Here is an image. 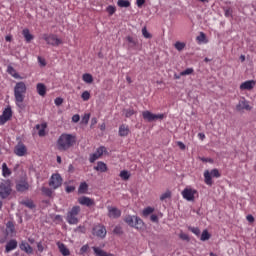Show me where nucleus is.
Masks as SVG:
<instances>
[{
	"label": "nucleus",
	"instance_id": "obj_5",
	"mask_svg": "<svg viewBox=\"0 0 256 256\" xmlns=\"http://www.w3.org/2000/svg\"><path fill=\"white\" fill-rule=\"evenodd\" d=\"M124 221L129 227H134L135 229H141V227H143V220L137 216L128 215L125 217Z\"/></svg>",
	"mask_w": 256,
	"mask_h": 256
},
{
	"label": "nucleus",
	"instance_id": "obj_17",
	"mask_svg": "<svg viewBox=\"0 0 256 256\" xmlns=\"http://www.w3.org/2000/svg\"><path fill=\"white\" fill-rule=\"evenodd\" d=\"M255 85H256L255 80H248L240 85V89L242 91H251V89H253Z\"/></svg>",
	"mask_w": 256,
	"mask_h": 256
},
{
	"label": "nucleus",
	"instance_id": "obj_53",
	"mask_svg": "<svg viewBox=\"0 0 256 256\" xmlns=\"http://www.w3.org/2000/svg\"><path fill=\"white\" fill-rule=\"evenodd\" d=\"M190 231L192 233H194V235H197V236L201 235V230H199V228L193 227V228L190 229Z\"/></svg>",
	"mask_w": 256,
	"mask_h": 256
},
{
	"label": "nucleus",
	"instance_id": "obj_47",
	"mask_svg": "<svg viewBox=\"0 0 256 256\" xmlns=\"http://www.w3.org/2000/svg\"><path fill=\"white\" fill-rule=\"evenodd\" d=\"M224 15L225 17H233V9L231 8L224 9Z\"/></svg>",
	"mask_w": 256,
	"mask_h": 256
},
{
	"label": "nucleus",
	"instance_id": "obj_63",
	"mask_svg": "<svg viewBox=\"0 0 256 256\" xmlns=\"http://www.w3.org/2000/svg\"><path fill=\"white\" fill-rule=\"evenodd\" d=\"M37 249H38V251L40 252V253H43V244L41 243V242H39L38 244H37Z\"/></svg>",
	"mask_w": 256,
	"mask_h": 256
},
{
	"label": "nucleus",
	"instance_id": "obj_26",
	"mask_svg": "<svg viewBox=\"0 0 256 256\" xmlns=\"http://www.w3.org/2000/svg\"><path fill=\"white\" fill-rule=\"evenodd\" d=\"M14 249H17V240H10L6 244V253H9L10 251H13Z\"/></svg>",
	"mask_w": 256,
	"mask_h": 256
},
{
	"label": "nucleus",
	"instance_id": "obj_18",
	"mask_svg": "<svg viewBox=\"0 0 256 256\" xmlns=\"http://www.w3.org/2000/svg\"><path fill=\"white\" fill-rule=\"evenodd\" d=\"M108 215L112 219H119L121 217V210L116 207H108Z\"/></svg>",
	"mask_w": 256,
	"mask_h": 256
},
{
	"label": "nucleus",
	"instance_id": "obj_25",
	"mask_svg": "<svg viewBox=\"0 0 256 256\" xmlns=\"http://www.w3.org/2000/svg\"><path fill=\"white\" fill-rule=\"evenodd\" d=\"M22 35L25 38L26 43H31V41H33V39H34V37L32 36L31 32L27 28H25L22 31Z\"/></svg>",
	"mask_w": 256,
	"mask_h": 256
},
{
	"label": "nucleus",
	"instance_id": "obj_22",
	"mask_svg": "<svg viewBox=\"0 0 256 256\" xmlns=\"http://www.w3.org/2000/svg\"><path fill=\"white\" fill-rule=\"evenodd\" d=\"M37 93L40 97H45L47 95V87L43 83H38L36 86Z\"/></svg>",
	"mask_w": 256,
	"mask_h": 256
},
{
	"label": "nucleus",
	"instance_id": "obj_27",
	"mask_svg": "<svg viewBox=\"0 0 256 256\" xmlns=\"http://www.w3.org/2000/svg\"><path fill=\"white\" fill-rule=\"evenodd\" d=\"M36 129L39 137H45V129H47V124H37Z\"/></svg>",
	"mask_w": 256,
	"mask_h": 256
},
{
	"label": "nucleus",
	"instance_id": "obj_58",
	"mask_svg": "<svg viewBox=\"0 0 256 256\" xmlns=\"http://www.w3.org/2000/svg\"><path fill=\"white\" fill-rule=\"evenodd\" d=\"M180 239H182L183 241H189V235H187L185 233H181Z\"/></svg>",
	"mask_w": 256,
	"mask_h": 256
},
{
	"label": "nucleus",
	"instance_id": "obj_60",
	"mask_svg": "<svg viewBox=\"0 0 256 256\" xmlns=\"http://www.w3.org/2000/svg\"><path fill=\"white\" fill-rule=\"evenodd\" d=\"M177 145H178V147H179L182 151H185L186 146H185V144H184L183 142L178 141V142H177Z\"/></svg>",
	"mask_w": 256,
	"mask_h": 256
},
{
	"label": "nucleus",
	"instance_id": "obj_55",
	"mask_svg": "<svg viewBox=\"0 0 256 256\" xmlns=\"http://www.w3.org/2000/svg\"><path fill=\"white\" fill-rule=\"evenodd\" d=\"M246 219L248 223H255V217H253L251 214L247 215Z\"/></svg>",
	"mask_w": 256,
	"mask_h": 256
},
{
	"label": "nucleus",
	"instance_id": "obj_24",
	"mask_svg": "<svg viewBox=\"0 0 256 256\" xmlns=\"http://www.w3.org/2000/svg\"><path fill=\"white\" fill-rule=\"evenodd\" d=\"M20 249L21 251H25V253H28V255H31V253H33V248L27 242H22L20 244Z\"/></svg>",
	"mask_w": 256,
	"mask_h": 256
},
{
	"label": "nucleus",
	"instance_id": "obj_19",
	"mask_svg": "<svg viewBox=\"0 0 256 256\" xmlns=\"http://www.w3.org/2000/svg\"><path fill=\"white\" fill-rule=\"evenodd\" d=\"M126 41L128 43V49H137L139 45V41L137 40V38H134L132 36H127Z\"/></svg>",
	"mask_w": 256,
	"mask_h": 256
},
{
	"label": "nucleus",
	"instance_id": "obj_21",
	"mask_svg": "<svg viewBox=\"0 0 256 256\" xmlns=\"http://www.w3.org/2000/svg\"><path fill=\"white\" fill-rule=\"evenodd\" d=\"M131 133V130L129 129V126L127 124H122L119 127L118 134L120 137H127Z\"/></svg>",
	"mask_w": 256,
	"mask_h": 256
},
{
	"label": "nucleus",
	"instance_id": "obj_39",
	"mask_svg": "<svg viewBox=\"0 0 256 256\" xmlns=\"http://www.w3.org/2000/svg\"><path fill=\"white\" fill-rule=\"evenodd\" d=\"M41 191L44 195H46V197H51L53 195V190L50 188L42 187Z\"/></svg>",
	"mask_w": 256,
	"mask_h": 256
},
{
	"label": "nucleus",
	"instance_id": "obj_4",
	"mask_svg": "<svg viewBox=\"0 0 256 256\" xmlns=\"http://www.w3.org/2000/svg\"><path fill=\"white\" fill-rule=\"evenodd\" d=\"M213 177H215L216 179H219V177H221V173L217 168L212 169L211 171H204V183H206V185H213Z\"/></svg>",
	"mask_w": 256,
	"mask_h": 256
},
{
	"label": "nucleus",
	"instance_id": "obj_13",
	"mask_svg": "<svg viewBox=\"0 0 256 256\" xmlns=\"http://www.w3.org/2000/svg\"><path fill=\"white\" fill-rule=\"evenodd\" d=\"M31 189V185H29V182L27 180H21L18 183H16V190L18 193H25V191H29Z\"/></svg>",
	"mask_w": 256,
	"mask_h": 256
},
{
	"label": "nucleus",
	"instance_id": "obj_16",
	"mask_svg": "<svg viewBox=\"0 0 256 256\" xmlns=\"http://www.w3.org/2000/svg\"><path fill=\"white\" fill-rule=\"evenodd\" d=\"M237 111H251L253 107L249 105V102L247 100H241L236 106Z\"/></svg>",
	"mask_w": 256,
	"mask_h": 256
},
{
	"label": "nucleus",
	"instance_id": "obj_46",
	"mask_svg": "<svg viewBox=\"0 0 256 256\" xmlns=\"http://www.w3.org/2000/svg\"><path fill=\"white\" fill-rule=\"evenodd\" d=\"M113 233H115V235H123V228H121V226H116Z\"/></svg>",
	"mask_w": 256,
	"mask_h": 256
},
{
	"label": "nucleus",
	"instance_id": "obj_12",
	"mask_svg": "<svg viewBox=\"0 0 256 256\" xmlns=\"http://www.w3.org/2000/svg\"><path fill=\"white\" fill-rule=\"evenodd\" d=\"M14 153L17 157H25L27 155V146L23 143H18L14 148Z\"/></svg>",
	"mask_w": 256,
	"mask_h": 256
},
{
	"label": "nucleus",
	"instance_id": "obj_28",
	"mask_svg": "<svg viewBox=\"0 0 256 256\" xmlns=\"http://www.w3.org/2000/svg\"><path fill=\"white\" fill-rule=\"evenodd\" d=\"M95 171H100V173H105L107 171V164L99 161L97 166L94 167Z\"/></svg>",
	"mask_w": 256,
	"mask_h": 256
},
{
	"label": "nucleus",
	"instance_id": "obj_15",
	"mask_svg": "<svg viewBox=\"0 0 256 256\" xmlns=\"http://www.w3.org/2000/svg\"><path fill=\"white\" fill-rule=\"evenodd\" d=\"M11 117H13V112L11 111V108H6L3 111V114L0 116L1 125H5V123H7L9 119H11Z\"/></svg>",
	"mask_w": 256,
	"mask_h": 256
},
{
	"label": "nucleus",
	"instance_id": "obj_57",
	"mask_svg": "<svg viewBox=\"0 0 256 256\" xmlns=\"http://www.w3.org/2000/svg\"><path fill=\"white\" fill-rule=\"evenodd\" d=\"M81 117L79 116V114H75L73 117H72V121L73 123H79Z\"/></svg>",
	"mask_w": 256,
	"mask_h": 256
},
{
	"label": "nucleus",
	"instance_id": "obj_38",
	"mask_svg": "<svg viewBox=\"0 0 256 256\" xmlns=\"http://www.w3.org/2000/svg\"><path fill=\"white\" fill-rule=\"evenodd\" d=\"M107 13L109 14V16L111 17V15H115V12L117 11V7L113 6V5H109L106 8Z\"/></svg>",
	"mask_w": 256,
	"mask_h": 256
},
{
	"label": "nucleus",
	"instance_id": "obj_8",
	"mask_svg": "<svg viewBox=\"0 0 256 256\" xmlns=\"http://www.w3.org/2000/svg\"><path fill=\"white\" fill-rule=\"evenodd\" d=\"M183 199L186 201H195V195H197V190L191 188V187H186L182 193H181Z\"/></svg>",
	"mask_w": 256,
	"mask_h": 256
},
{
	"label": "nucleus",
	"instance_id": "obj_42",
	"mask_svg": "<svg viewBox=\"0 0 256 256\" xmlns=\"http://www.w3.org/2000/svg\"><path fill=\"white\" fill-rule=\"evenodd\" d=\"M175 49H177V51H183V49H185V43L176 42L175 43Z\"/></svg>",
	"mask_w": 256,
	"mask_h": 256
},
{
	"label": "nucleus",
	"instance_id": "obj_43",
	"mask_svg": "<svg viewBox=\"0 0 256 256\" xmlns=\"http://www.w3.org/2000/svg\"><path fill=\"white\" fill-rule=\"evenodd\" d=\"M81 98L83 99V101H89V99H91V94L89 93V91H84L81 95Z\"/></svg>",
	"mask_w": 256,
	"mask_h": 256
},
{
	"label": "nucleus",
	"instance_id": "obj_34",
	"mask_svg": "<svg viewBox=\"0 0 256 256\" xmlns=\"http://www.w3.org/2000/svg\"><path fill=\"white\" fill-rule=\"evenodd\" d=\"M120 177L123 181H129V178L131 177V174L127 170H122L120 172Z\"/></svg>",
	"mask_w": 256,
	"mask_h": 256
},
{
	"label": "nucleus",
	"instance_id": "obj_64",
	"mask_svg": "<svg viewBox=\"0 0 256 256\" xmlns=\"http://www.w3.org/2000/svg\"><path fill=\"white\" fill-rule=\"evenodd\" d=\"M197 41H205V34L201 33L200 36L197 37Z\"/></svg>",
	"mask_w": 256,
	"mask_h": 256
},
{
	"label": "nucleus",
	"instance_id": "obj_29",
	"mask_svg": "<svg viewBox=\"0 0 256 256\" xmlns=\"http://www.w3.org/2000/svg\"><path fill=\"white\" fill-rule=\"evenodd\" d=\"M88 190H89V185H87V182L80 183V186L78 188V193L83 195V194L87 193Z\"/></svg>",
	"mask_w": 256,
	"mask_h": 256
},
{
	"label": "nucleus",
	"instance_id": "obj_41",
	"mask_svg": "<svg viewBox=\"0 0 256 256\" xmlns=\"http://www.w3.org/2000/svg\"><path fill=\"white\" fill-rule=\"evenodd\" d=\"M195 70H193V68H187L186 70L180 72V75L182 77H185L187 75H192V73L194 72Z\"/></svg>",
	"mask_w": 256,
	"mask_h": 256
},
{
	"label": "nucleus",
	"instance_id": "obj_52",
	"mask_svg": "<svg viewBox=\"0 0 256 256\" xmlns=\"http://www.w3.org/2000/svg\"><path fill=\"white\" fill-rule=\"evenodd\" d=\"M150 221H152V223H159V217L155 214H152L150 216Z\"/></svg>",
	"mask_w": 256,
	"mask_h": 256
},
{
	"label": "nucleus",
	"instance_id": "obj_3",
	"mask_svg": "<svg viewBox=\"0 0 256 256\" xmlns=\"http://www.w3.org/2000/svg\"><path fill=\"white\" fill-rule=\"evenodd\" d=\"M81 213L80 206H73L68 210L66 214V221L69 225H78L79 224V215Z\"/></svg>",
	"mask_w": 256,
	"mask_h": 256
},
{
	"label": "nucleus",
	"instance_id": "obj_50",
	"mask_svg": "<svg viewBox=\"0 0 256 256\" xmlns=\"http://www.w3.org/2000/svg\"><path fill=\"white\" fill-rule=\"evenodd\" d=\"M74 231L75 233H85L86 229L85 226H78Z\"/></svg>",
	"mask_w": 256,
	"mask_h": 256
},
{
	"label": "nucleus",
	"instance_id": "obj_59",
	"mask_svg": "<svg viewBox=\"0 0 256 256\" xmlns=\"http://www.w3.org/2000/svg\"><path fill=\"white\" fill-rule=\"evenodd\" d=\"M75 191V186H67L66 187V193H73Z\"/></svg>",
	"mask_w": 256,
	"mask_h": 256
},
{
	"label": "nucleus",
	"instance_id": "obj_11",
	"mask_svg": "<svg viewBox=\"0 0 256 256\" xmlns=\"http://www.w3.org/2000/svg\"><path fill=\"white\" fill-rule=\"evenodd\" d=\"M8 195H11V185L3 182L0 184V197L1 199H7Z\"/></svg>",
	"mask_w": 256,
	"mask_h": 256
},
{
	"label": "nucleus",
	"instance_id": "obj_9",
	"mask_svg": "<svg viewBox=\"0 0 256 256\" xmlns=\"http://www.w3.org/2000/svg\"><path fill=\"white\" fill-rule=\"evenodd\" d=\"M63 185V178L60 174H53L49 181V186L52 187V189H59Z\"/></svg>",
	"mask_w": 256,
	"mask_h": 256
},
{
	"label": "nucleus",
	"instance_id": "obj_36",
	"mask_svg": "<svg viewBox=\"0 0 256 256\" xmlns=\"http://www.w3.org/2000/svg\"><path fill=\"white\" fill-rule=\"evenodd\" d=\"M118 7H131V2L129 0H118L117 2Z\"/></svg>",
	"mask_w": 256,
	"mask_h": 256
},
{
	"label": "nucleus",
	"instance_id": "obj_44",
	"mask_svg": "<svg viewBox=\"0 0 256 256\" xmlns=\"http://www.w3.org/2000/svg\"><path fill=\"white\" fill-rule=\"evenodd\" d=\"M142 35L143 37H145V39H151V33H149V31H147V28L144 27L142 28Z\"/></svg>",
	"mask_w": 256,
	"mask_h": 256
},
{
	"label": "nucleus",
	"instance_id": "obj_1",
	"mask_svg": "<svg viewBox=\"0 0 256 256\" xmlns=\"http://www.w3.org/2000/svg\"><path fill=\"white\" fill-rule=\"evenodd\" d=\"M75 143H77L75 135L63 133L57 140L58 151H69Z\"/></svg>",
	"mask_w": 256,
	"mask_h": 256
},
{
	"label": "nucleus",
	"instance_id": "obj_37",
	"mask_svg": "<svg viewBox=\"0 0 256 256\" xmlns=\"http://www.w3.org/2000/svg\"><path fill=\"white\" fill-rule=\"evenodd\" d=\"M22 205H25V207H28V209H35V204L33 203V200H24L22 201Z\"/></svg>",
	"mask_w": 256,
	"mask_h": 256
},
{
	"label": "nucleus",
	"instance_id": "obj_54",
	"mask_svg": "<svg viewBox=\"0 0 256 256\" xmlns=\"http://www.w3.org/2000/svg\"><path fill=\"white\" fill-rule=\"evenodd\" d=\"M38 63L41 65V67H45V65H47V62L45 59L41 58V56H38Z\"/></svg>",
	"mask_w": 256,
	"mask_h": 256
},
{
	"label": "nucleus",
	"instance_id": "obj_20",
	"mask_svg": "<svg viewBox=\"0 0 256 256\" xmlns=\"http://www.w3.org/2000/svg\"><path fill=\"white\" fill-rule=\"evenodd\" d=\"M79 203L80 205H86V207H93V205H95V200L89 197L83 196L79 199Z\"/></svg>",
	"mask_w": 256,
	"mask_h": 256
},
{
	"label": "nucleus",
	"instance_id": "obj_23",
	"mask_svg": "<svg viewBox=\"0 0 256 256\" xmlns=\"http://www.w3.org/2000/svg\"><path fill=\"white\" fill-rule=\"evenodd\" d=\"M57 246H58V249L60 251V253L63 255V256H69L71 255V252L69 251L68 247L65 246V244L61 243V242H58L57 243Z\"/></svg>",
	"mask_w": 256,
	"mask_h": 256
},
{
	"label": "nucleus",
	"instance_id": "obj_33",
	"mask_svg": "<svg viewBox=\"0 0 256 256\" xmlns=\"http://www.w3.org/2000/svg\"><path fill=\"white\" fill-rule=\"evenodd\" d=\"M82 79H83L84 83H88V84L93 83V75H91L89 73L83 74Z\"/></svg>",
	"mask_w": 256,
	"mask_h": 256
},
{
	"label": "nucleus",
	"instance_id": "obj_30",
	"mask_svg": "<svg viewBox=\"0 0 256 256\" xmlns=\"http://www.w3.org/2000/svg\"><path fill=\"white\" fill-rule=\"evenodd\" d=\"M96 256H109V253L105 252L103 249L99 247H92Z\"/></svg>",
	"mask_w": 256,
	"mask_h": 256
},
{
	"label": "nucleus",
	"instance_id": "obj_10",
	"mask_svg": "<svg viewBox=\"0 0 256 256\" xmlns=\"http://www.w3.org/2000/svg\"><path fill=\"white\" fill-rule=\"evenodd\" d=\"M92 234L96 237H100V239H104V237L107 235V229L105 226L98 224L93 227Z\"/></svg>",
	"mask_w": 256,
	"mask_h": 256
},
{
	"label": "nucleus",
	"instance_id": "obj_51",
	"mask_svg": "<svg viewBox=\"0 0 256 256\" xmlns=\"http://www.w3.org/2000/svg\"><path fill=\"white\" fill-rule=\"evenodd\" d=\"M54 103H55V105H56L57 107L63 105V98H60V97L56 98V99L54 100Z\"/></svg>",
	"mask_w": 256,
	"mask_h": 256
},
{
	"label": "nucleus",
	"instance_id": "obj_56",
	"mask_svg": "<svg viewBox=\"0 0 256 256\" xmlns=\"http://www.w3.org/2000/svg\"><path fill=\"white\" fill-rule=\"evenodd\" d=\"M90 115L85 114L84 117L82 118V123H85L86 125L89 123Z\"/></svg>",
	"mask_w": 256,
	"mask_h": 256
},
{
	"label": "nucleus",
	"instance_id": "obj_48",
	"mask_svg": "<svg viewBox=\"0 0 256 256\" xmlns=\"http://www.w3.org/2000/svg\"><path fill=\"white\" fill-rule=\"evenodd\" d=\"M132 115H135V110L133 109L125 110V117H132Z\"/></svg>",
	"mask_w": 256,
	"mask_h": 256
},
{
	"label": "nucleus",
	"instance_id": "obj_6",
	"mask_svg": "<svg viewBox=\"0 0 256 256\" xmlns=\"http://www.w3.org/2000/svg\"><path fill=\"white\" fill-rule=\"evenodd\" d=\"M142 116L148 123H153V121H163V119H165V114H153L148 110L143 111Z\"/></svg>",
	"mask_w": 256,
	"mask_h": 256
},
{
	"label": "nucleus",
	"instance_id": "obj_49",
	"mask_svg": "<svg viewBox=\"0 0 256 256\" xmlns=\"http://www.w3.org/2000/svg\"><path fill=\"white\" fill-rule=\"evenodd\" d=\"M169 197H171V193L170 192H165L164 194H162L160 196V201H165V199H169Z\"/></svg>",
	"mask_w": 256,
	"mask_h": 256
},
{
	"label": "nucleus",
	"instance_id": "obj_45",
	"mask_svg": "<svg viewBox=\"0 0 256 256\" xmlns=\"http://www.w3.org/2000/svg\"><path fill=\"white\" fill-rule=\"evenodd\" d=\"M6 227L10 233H13L15 231V225L11 221L7 222Z\"/></svg>",
	"mask_w": 256,
	"mask_h": 256
},
{
	"label": "nucleus",
	"instance_id": "obj_14",
	"mask_svg": "<svg viewBox=\"0 0 256 256\" xmlns=\"http://www.w3.org/2000/svg\"><path fill=\"white\" fill-rule=\"evenodd\" d=\"M106 151L105 146H101L97 148V150L90 155L89 161L90 163H95L97 159H100V157L103 155V152Z\"/></svg>",
	"mask_w": 256,
	"mask_h": 256
},
{
	"label": "nucleus",
	"instance_id": "obj_7",
	"mask_svg": "<svg viewBox=\"0 0 256 256\" xmlns=\"http://www.w3.org/2000/svg\"><path fill=\"white\" fill-rule=\"evenodd\" d=\"M43 39L46 41L47 45H52V47H59V45L63 43V40L57 38V35L54 34H44Z\"/></svg>",
	"mask_w": 256,
	"mask_h": 256
},
{
	"label": "nucleus",
	"instance_id": "obj_61",
	"mask_svg": "<svg viewBox=\"0 0 256 256\" xmlns=\"http://www.w3.org/2000/svg\"><path fill=\"white\" fill-rule=\"evenodd\" d=\"M136 5L137 7H143L145 5V0H136Z\"/></svg>",
	"mask_w": 256,
	"mask_h": 256
},
{
	"label": "nucleus",
	"instance_id": "obj_31",
	"mask_svg": "<svg viewBox=\"0 0 256 256\" xmlns=\"http://www.w3.org/2000/svg\"><path fill=\"white\" fill-rule=\"evenodd\" d=\"M2 175L3 177H9L11 175V170L7 167V163L2 164Z\"/></svg>",
	"mask_w": 256,
	"mask_h": 256
},
{
	"label": "nucleus",
	"instance_id": "obj_2",
	"mask_svg": "<svg viewBox=\"0 0 256 256\" xmlns=\"http://www.w3.org/2000/svg\"><path fill=\"white\" fill-rule=\"evenodd\" d=\"M27 93V85L25 82H17L14 87V97L17 107L23 109V102L25 101V94Z\"/></svg>",
	"mask_w": 256,
	"mask_h": 256
},
{
	"label": "nucleus",
	"instance_id": "obj_35",
	"mask_svg": "<svg viewBox=\"0 0 256 256\" xmlns=\"http://www.w3.org/2000/svg\"><path fill=\"white\" fill-rule=\"evenodd\" d=\"M154 211H155V208L148 206L143 210L142 214L144 217H149V215H151V213H153Z\"/></svg>",
	"mask_w": 256,
	"mask_h": 256
},
{
	"label": "nucleus",
	"instance_id": "obj_32",
	"mask_svg": "<svg viewBox=\"0 0 256 256\" xmlns=\"http://www.w3.org/2000/svg\"><path fill=\"white\" fill-rule=\"evenodd\" d=\"M7 73H9V75L14 77V79H19V75H18L17 71L15 70V68H13V66L7 67Z\"/></svg>",
	"mask_w": 256,
	"mask_h": 256
},
{
	"label": "nucleus",
	"instance_id": "obj_62",
	"mask_svg": "<svg viewBox=\"0 0 256 256\" xmlns=\"http://www.w3.org/2000/svg\"><path fill=\"white\" fill-rule=\"evenodd\" d=\"M89 250V246L88 245H84L81 247L80 252L81 253H87V251Z\"/></svg>",
	"mask_w": 256,
	"mask_h": 256
},
{
	"label": "nucleus",
	"instance_id": "obj_40",
	"mask_svg": "<svg viewBox=\"0 0 256 256\" xmlns=\"http://www.w3.org/2000/svg\"><path fill=\"white\" fill-rule=\"evenodd\" d=\"M211 238V235H209V232L207 230H204L201 235V241H209Z\"/></svg>",
	"mask_w": 256,
	"mask_h": 256
}]
</instances>
